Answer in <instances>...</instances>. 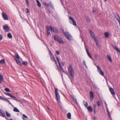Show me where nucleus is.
Segmentation results:
<instances>
[{"instance_id":"obj_42","label":"nucleus","mask_w":120,"mask_h":120,"mask_svg":"<svg viewBox=\"0 0 120 120\" xmlns=\"http://www.w3.org/2000/svg\"><path fill=\"white\" fill-rule=\"evenodd\" d=\"M15 56L16 58L17 59H19L20 57L19 56L18 54H16V56H13V57H14L15 58Z\"/></svg>"},{"instance_id":"obj_45","label":"nucleus","mask_w":120,"mask_h":120,"mask_svg":"<svg viewBox=\"0 0 120 120\" xmlns=\"http://www.w3.org/2000/svg\"><path fill=\"white\" fill-rule=\"evenodd\" d=\"M23 117L25 118H28V117L24 114H23Z\"/></svg>"},{"instance_id":"obj_14","label":"nucleus","mask_w":120,"mask_h":120,"mask_svg":"<svg viewBox=\"0 0 120 120\" xmlns=\"http://www.w3.org/2000/svg\"><path fill=\"white\" fill-rule=\"evenodd\" d=\"M90 99L91 101H92L94 98V96L93 92L92 91H90Z\"/></svg>"},{"instance_id":"obj_1","label":"nucleus","mask_w":120,"mask_h":120,"mask_svg":"<svg viewBox=\"0 0 120 120\" xmlns=\"http://www.w3.org/2000/svg\"><path fill=\"white\" fill-rule=\"evenodd\" d=\"M68 70L69 75L72 78H73L75 73L71 65H69L68 68Z\"/></svg>"},{"instance_id":"obj_23","label":"nucleus","mask_w":120,"mask_h":120,"mask_svg":"<svg viewBox=\"0 0 120 120\" xmlns=\"http://www.w3.org/2000/svg\"><path fill=\"white\" fill-rule=\"evenodd\" d=\"M50 29L49 28V26L47 30V36L49 35L50 34Z\"/></svg>"},{"instance_id":"obj_55","label":"nucleus","mask_w":120,"mask_h":120,"mask_svg":"<svg viewBox=\"0 0 120 120\" xmlns=\"http://www.w3.org/2000/svg\"><path fill=\"white\" fill-rule=\"evenodd\" d=\"M106 110H107V112H109V111L108 109H107Z\"/></svg>"},{"instance_id":"obj_26","label":"nucleus","mask_w":120,"mask_h":120,"mask_svg":"<svg viewBox=\"0 0 120 120\" xmlns=\"http://www.w3.org/2000/svg\"><path fill=\"white\" fill-rule=\"evenodd\" d=\"M68 118L69 119L71 118V114L70 112H69L67 115Z\"/></svg>"},{"instance_id":"obj_17","label":"nucleus","mask_w":120,"mask_h":120,"mask_svg":"<svg viewBox=\"0 0 120 120\" xmlns=\"http://www.w3.org/2000/svg\"><path fill=\"white\" fill-rule=\"evenodd\" d=\"M86 52H87V54L88 55L90 58L92 59V57L91 56L87 48L86 49Z\"/></svg>"},{"instance_id":"obj_16","label":"nucleus","mask_w":120,"mask_h":120,"mask_svg":"<svg viewBox=\"0 0 120 120\" xmlns=\"http://www.w3.org/2000/svg\"><path fill=\"white\" fill-rule=\"evenodd\" d=\"M112 46L114 49H115L117 52H118L120 54V50L118 48L115 47L114 45H112Z\"/></svg>"},{"instance_id":"obj_28","label":"nucleus","mask_w":120,"mask_h":120,"mask_svg":"<svg viewBox=\"0 0 120 120\" xmlns=\"http://www.w3.org/2000/svg\"><path fill=\"white\" fill-rule=\"evenodd\" d=\"M0 112L1 113V114L2 116L4 117L5 116V114L4 112L2 111H0Z\"/></svg>"},{"instance_id":"obj_25","label":"nucleus","mask_w":120,"mask_h":120,"mask_svg":"<svg viewBox=\"0 0 120 120\" xmlns=\"http://www.w3.org/2000/svg\"><path fill=\"white\" fill-rule=\"evenodd\" d=\"M58 42H59L61 44H64L65 43V42L64 41L61 40V38L60 40Z\"/></svg>"},{"instance_id":"obj_58","label":"nucleus","mask_w":120,"mask_h":120,"mask_svg":"<svg viewBox=\"0 0 120 120\" xmlns=\"http://www.w3.org/2000/svg\"><path fill=\"white\" fill-rule=\"evenodd\" d=\"M105 105H106V106H107V105L106 104V102L105 101Z\"/></svg>"},{"instance_id":"obj_12","label":"nucleus","mask_w":120,"mask_h":120,"mask_svg":"<svg viewBox=\"0 0 120 120\" xmlns=\"http://www.w3.org/2000/svg\"><path fill=\"white\" fill-rule=\"evenodd\" d=\"M50 57L51 60L54 61L55 63V64L57 65L56 61L55 59L54 56L53 54L50 55Z\"/></svg>"},{"instance_id":"obj_46","label":"nucleus","mask_w":120,"mask_h":120,"mask_svg":"<svg viewBox=\"0 0 120 120\" xmlns=\"http://www.w3.org/2000/svg\"><path fill=\"white\" fill-rule=\"evenodd\" d=\"M44 4L45 5H46L47 7H48V4H47L46 2H45L44 3Z\"/></svg>"},{"instance_id":"obj_21","label":"nucleus","mask_w":120,"mask_h":120,"mask_svg":"<svg viewBox=\"0 0 120 120\" xmlns=\"http://www.w3.org/2000/svg\"><path fill=\"white\" fill-rule=\"evenodd\" d=\"M108 59V60L111 62H112V60L111 58V57H110V55H108L107 56Z\"/></svg>"},{"instance_id":"obj_37","label":"nucleus","mask_w":120,"mask_h":120,"mask_svg":"<svg viewBox=\"0 0 120 120\" xmlns=\"http://www.w3.org/2000/svg\"><path fill=\"white\" fill-rule=\"evenodd\" d=\"M4 90H5V91H6L7 92H10V90L8 88H5L4 89Z\"/></svg>"},{"instance_id":"obj_60","label":"nucleus","mask_w":120,"mask_h":120,"mask_svg":"<svg viewBox=\"0 0 120 120\" xmlns=\"http://www.w3.org/2000/svg\"><path fill=\"white\" fill-rule=\"evenodd\" d=\"M107 113H108V114H110V113H109V112H107Z\"/></svg>"},{"instance_id":"obj_18","label":"nucleus","mask_w":120,"mask_h":120,"mask_svg":"<svg viewBox=\"0 0 120 120\" xmlns=\"http://www.w3.org/2000/svg\"><path fill=\"white\" fill-rule=\"evenodd\" d=\"M115 18L118 21L120 26V17L118 15H117L115 17Z\"/></svg>"},{"instance_id":"obj_15","label":"nucleus","mask_w":120,"mask_h":120,"mask_svg":"<svg viewBox=\"0 0 120 120\" xmlns=\"http://www.w3.org/2000/svg\"><path fill=\"white\" fill-rule=\"evenodd\" d=\"M109 90L112 94L114 95H115V93L113 89L112 88H110L109 89Z\"/></svg>"},{"instance_id":"obj_35","label":"nucleus","mask_w":120,"mask_h":120,"mask_svg":"<svg viewBox=\"0 0 120 120\" xmlns=\"http://www.w3.org/2000/svg\"><path fill=\"white\" fill-rule=\"evenodd\" d=\"M5 94L7 95H8L10 97L12 98L13 96L10 93H6Z\"/></svg>"},{"instance_id":"obj_59","label":"nucleus","mask_w":120,"mask_h":120,"mask_svg":"<svg viewBox=\"0 0 120 120\" xmlns=\"http://www.w3.org/2000/svg\"><path fill=\"white\" fill-rule=\"evenodd\" d=\"M95 12V10H93V13H94Z\"/></svg>"},{"instance_id":"obj_29","label":"nucleus","mask_w":120,"mask_h":120,"mask_svg":"<svg viewBox=\"0 0 120 120\" xmlns=\"http://www.w3.org/2000/svg\"><path fill=\"white\" fill-rule=\"evenodd\" d=\"M12 98H13L16 101H17L18 102H19V100L17 98H16L14 96H13Z\"/></svg>"},{"instance_id":"obj_61","label":"nucleus","mask_w":120,"mask_h":120,"mask_svg":"<svg viewBox=\"0 0 120 120\" xmlns=\"http://www.w3.org/2000/svg\"><path fill=\"white\" fill-rule=\"evenodd\" d=\"M22 119H23L24 120H25L24 119V118H22Z\"/></svg>"},{"instance_id":"obj_9","label":"nucleus","mask_w":120,"mask_h":120,"mask_svg":"<svg viewBox=\"0 0 120 120\" xmlns=\"http://www.w3.org/2000/svg\"><path fill=\"white\" fill-rule=\"evenodd\" d=\"M3 29L6 32H8L9 30V27L8 25L4 26L3 27Z\"/></svg>"},{"instance_id":"obj_7","label":"nucleus","mask_w":120,"mask_h":120,"mask_svg":"<svg viewBox=\"0 0 120 120\" xmlns=\"http://www.w3.org/2000/svg\"><path fill=\"white\" fill-rule=\"evenodd\" d=\"M89 32L90 33L91 36L94 40L95 39V38H97V37L95 35L94 33L91 31L90 30H89Z\"/></svg>"},{"instance_id":"obj_36","label":"nucleus","mask_w":120,"mask_h":120,"mask_svg":"<svg viewBox=\"0 0 120 120\" xmlns=\"http://www.w3.org/2000/svg\"><path fill=\"white\" fill-rule=\"evenodd\" d=\"M83 63L84 65L85 66L86 68H88V67H87V66L86 65V62H85V60H83Z\"/></svg>"},{"instance_id":"obj_48","label":"nucleus","mask_w":120,"mask_h":120,"mask_svg":"<svg viewBox=\"0 0 120 120\" xmlns=\"http://www.w3.org/2000/svg\"><path fill=\"white\" fill-rule=\"evenodd\" d=\"M48 50L49 52V53L50 54V55H51L52 54L51 51L49 49H48Z\"/></svg>"},{"instance_id":"obj_22","label":"nucleus","mask_w":120,"mask_h":120,"mask_svg":"<svg viewBox=\"0 0 120 120\" xmlns=\"http://www.w3.org/2000/svg\"><path fill=\"white\" fill-rule=\"evenodd\" d=\"M37 5L39 7H41V4L39 1L38 0H36Z\"/></svg>"},{"instance_id":"obj_47","label":"nucleus","mask_w":120,"mask_h":120,"mask_svg":"<svg viewBox=\"0 0 120 120\" xmlns=\"http://www.w3.org/2000/svg\"><path fill=\"white\" fill-rule=\"evenodd\" d=\"M2 37L1 35L0 34V41L2 40Z\"/></svg>"},{"instance_id":"obj_44","label":"nucleus","mask_w":120,"mask_h":120,"mask_svg":"<svg viewBox=\"0 0 120 120\" xmlns=\"http://www.w3.org/2000/svg\"><path fill=\"white\" fill-rule=\"evenodd\" d=\"M56 52L57 55H58L60 54V52L58 50H57L56 51Z\"/></svg>"},{"instance_id":"obj_51","label":"nucleus","mask_w":120,"mask_h":120,"mask_svg":"<svg viewBox=\"0 0 120 120\" xmlns=\"http://www.w3.org/2000/svg\"><path fill=\"white\" fill-rule=\"evenodd\" d=\"M26 9V10H27V12H26V13H28L29 12V10L28 9V8H27Z\"/></svg>"},{"instance_id":"obj_34","label":"nucleus","mask_w":120,"mask_h":120,"mask_svg":"<svg viewBox=\"0 0 120 120\" xmlns=\"http://www.w3.org/2000/svg\"><path fill=\"white\" fill-rule=\"evenodd\" d=\"M71 97L73 99H74L75 101V103L76 104L78 105V103L77 102V101L75 98L73 96H71Z\"/></svg>"},{"instance_id":"obj_49","label":"nucleus","mask_w":120,"mask_h":120,"mask_svg":"<svg viewBox=\"0 0 120 120\" xmlns=\"http://www.w3.org/2000/svg\"><path fill=\"white\" fill-rule=\"evenodd\" d=\"M6 99V98H4V97H2V98L1 99H3L5 101Z\"/></svg>"},{"instance_id":"obj_38","label":"nucleus","mask_w":120,"mask_h":120,"mask_svg":"<svg viewBox=\"0 0 120 120\" xmlns=\"http://www.w3.org/2000/svg\"><path fill=\"white\" fill-rule=\"evenodd\" d=\"M23 64L25 65H27L28 64L27 62L26 61H24L22 62Z\"/></svg>"},{"instance_id":"obj_64","label":"nucleus","mask_w":120,"mask_h":120,"mask_svg":"<svg viewBox=\"0 0 120 120\" xmlns=\"http://www.w3.org/2000/svg\"><path fill=\"white\" fill-rule=\"evenodd\" d=\"M96 119V118L95 117H94V119Z\"/></svg>"},{"instance_id":"obj_24","label":"nucleus","mask_w":120,"mask_h":120,"mask_svg":"<svg viewBox=\"0 0 120 120\" xmlns=\"http://www.w3.org/2000/svg\"><path fill=\"white\" fill-rule=\"evenodd\" d=\"M88 110L90 112H92V109L91 107L90 106L87 107Z\"/></svg>"},{"instance_id":"obj_20","label":"nucleus","mask_w":120,"mask_h":120,"mask_svg":"<svg viewBox=\"0 0 120 120\" xmlns=\"http://www.w3.org/2000/svg\"><path fill=\"white\" fill-rule=\"evenodd\" d=\"M3 81V77L1 75H0V83H1Z\"/></svg>"},{"instance_id":"obj_3","label":"nucleus","mask_w":120,"mask_h":120,"mask_svg":"<svg viewBox=\"0 0 120 120\" xmlns=\"http://www.w3.org/2000/svg\"><path fill=\"white\" fill-rule=\"evenodd\" d=\"M58 90L57 89L55 88V92L57 101L58 103L60 104V96L58 93Z\"/></svg>"},{"instance_id":"obj_56","label":"nucleus","mask_w":120,"mask_h":120,"mask_svg":"<svg viewBox=\"0 0 120 120\" xmlns=\"http://www.w3.org/2000/svg\"><path fill=\"white\" fill-rule=\"evenodd\" d=\"M5 101H6L7 102H8V101H9V100L7 99H6Z\"/></svg>"},{"instance_id":"obj_4","label":"nucleus","mask_w":120,"mask_h":120,"mask_svg":"<svg viewBox=\"0 0 120 120\" xmlns=\"http://www.w3.org/2000/svg\"><path fill=\"white\" fill-rule=\"evenodd\" d=\"M64 36L67 38L69 40H71L73 39L72 37L71 36V34H70L68 32H63Z\"/></svg>"},{"instance_id":"obj_13","label":"nucleus","mask_w":120,"mask_h":120,"mask_svg":"<svg viewBox=\"0 0 120 120\" xmlns=\"http://www.w3.org/2000/svg\"><path fill=\"white\" fill-rule=\"evenodd\" d=\"M15 60L17 63L19 65H21V62L19 59H17L16 58L15 56Z\"/></svg>"},{"instance_id":"obj_6","label":"nucleus","mask_w":120,"mask_h":120,"mask_svg":"<svg viewBox=\"0 0 120 120\" xmlns=\"http://www.w3.org/2000/svg\"><path fill=\"white\" fill-rule=\"evenodd\" d=\"M97 68V69L98 71L99 72V73L102 76H104V73L103 71L101 69L99 66L96 65Z\"/></svg>"},{"instance_id":"obj_50","label":"nucleus","mask_w":120,"mask_h":120,"mask_svg":"<svg viewBox=\"0 0 120 120\" xmlns=\"http://www.w3.org/2000/svg\"><path fill=\"white\" fill-rule=\"evenodd\" d=\"M26 2L27 4L28 5L29 4V2L27 0H26Z\"/></svg>"},{"instance_id":"obj_41","label":"nucleus","mask_w":120,"mask_h":120,"mask_svg":"<svg viewBox=\"0 0 120 120\" xmlns=\"http://www.w3.org/2000/svg\"><path fill=\"white\" fill-rule=\"evenodd\" d=\"M48 6H49L52 7V8H53L54 6L51 3H49V4H48Z\"/></svg>"},{"instance_id":"obj_33","label":"nucleus","mask_w":120,"mask_h":120,"mask_svg":"<svg viewBox=\"0 0 120 120\" xmlns=\"http://www.w3.org/2000/svg\"><path fill=\"white\" fill-rule=\"evenodd\" d=\"M94 41L96 42V44L98 46H99V43L98 42V41L97 38H95V39L94 40Z\"/></svg>"},{"instance_id":"obj_63","label":"nucleus","mask_w":120,"mask_h":120,"mask_svg":"<svg viewBox=\"0 0 120 120\" xmlns=\"http://www.w3.org/2000/svg\"><path fill=\"white\" fill-rule=\"evenodd\" d=\"M95 57H96V58L97 59V56L96 55L95 56Z\"/></svg>"},{"instance_id":"obj_30","label":"nucleus","mask_w":120,"mask_h":120,"mask_svg":"<svg viewBox=\"0 0 120 120\" xmlns=\"http://www.w3.org/2000/svg\"><path fill=\"white\" fill-rule=\"evenodd\" d=\"M13 111L17 112H19V110L16 108H15L13 109Z\"/></svg>"},{"instance_id":"obj_62","label":"nucleus","mask_w":120,"mask_h":120,"mask_svg":"<svg viewBox=\"0 0 120 120\" xmlns=\"http://www.w3.org/2000/svg\"><path fill=\"white\" fill-rule=\"evenodd\" d=\"M87 20L88 21L89 20V19H87Z\"/></svg>"},{"instance_id":"obj_39","label":"nucleus","mask_w":120,"mask_h":120,"mask_svg":"<svg viewBox=\"0 0 120 120\" xmlns=\"http://www.w3.org/2000/svg\"><path fill=\"white\" fill-rule=\"evenodd\" d=\"M6 115L8 117H9L11 116V115L10 114V113L8 112H6Z\"/></svg>"},{"instance_id":"obj_11","label":"nucleus","mask_w":120,"mask_h":120,"mask_svg":"<svg viewBox=\"0 0 120 120\" xmlns=\"http://www.w3.org/2000/svg\"><path fill=\"white\" fill-rule=\"evenodd\" d=\"M54 40L58 42L61 39V38L60 37L57 35H54Z\"/></svg>"},{"instance_id":"obj_32","label":"nucleus","mask_w":120,"mask_h":120,"mask_svg":"<svg viewBox=\"0 0 120 120\" xmlns=\"http://www.w3.org/2000/svg\"><path fill=\"white\" fill-rule=\"evenodd\" d=\"M5 62V61L4 59L0 60V63L1 64H3Z\"/></svg>"},{"instance_id":"obj_52","label":"nucleus","mask_w":120,"mask_h":120,"mask_svg":"<svg viewBox=\"0 0 120 120\" xmlns=\"http://www.w3.org/2000/svg\"><path fill=\"white\" fill-rule=\"evenodd\" d=\"M108 116L109 117V118H111V115H110V114H108Z\"/></svg>"},{"instance_id":"obj_31","label":"nucleus","mask_w":120,"mask_h":120,"mask_svg":"<svg viewBox=\"0 0 120 120\" xmlns=\"http://www.w3.org/2000/svg\"><path fill=\"white\" fill-rule=\"evenodd\" d=\"M83 104L84 105V106L86 107H87L88 105V104L87 103L86 101H84Z\"/></svg>"},{"instance_id":"obj_10","label":"nucleus","mask_w":120,"mask_h":120,"mask_svg":"<svg viewBox=\"0 0 120 120\" xmlns=\"http://www.w3.org/2000/svg\"><path fill=\"white\" fill-rule=\"evenodd\" d=\"M2 16L4 20H8V18L7 15L4 12L2 13Z\"/></svg>"},{"instance_id":"obj_40","label":"nucleus","mask_w":120,"mask_h":120,"mask_svg":"<svg viewBox=\"0 0 120 120\" xmlns=\"http://www.w3.org/2000/svg\"><path fill=\"white\" fill-rule=\"evenodd\" d=\"M97 105L98 106H100L101 105V104L99 101H98L97 102Z\"/></svg>"},{"instance_id":"obj_53","label":"nucleus","mask_w":120,"mask_h":120,"mask_svg":"<svg viewBox=\"0 0 120 120\" xmlns=\"http://www.w3.org/2000/svg\"><path fill=\"white\" fill-rule=\"evenodd\" d=\"M8 102H9L10 104H11V105H12V104L11 103V102H10L9 101H8Z\"/></svg>"},{"instance_id":"obj_54","label":"nucleus","mask_w":120,"mask_h":120,"mask_svg":"<svg viewBox=\"0 0 120 120\" xmlns=\"http://www.w3.org/2000/svg\"><path fill=\"white\" fill-rule=\"evenodd\" d=\"M8 102H9L10 104H11V105H12V104L11 103V102H10L9 101H8Z\"/></svg>"},{"instance_id":"obj_2","label":"nucleus","mask_w":120,"mask_h":120,"mask_svg":"<svg viewBox=\"0 0 120 120\" xmlns=\"http://www.w3.org/2000/svg\"><path fill=\"white\" fill-rule=\"evenodd\" d=\"M56 58L58 62V63L59 65H57V67L61 71L65 73V71H64L63 69V68L61 66V65L64 66V64L63 62H61V63L59 62V59L58 57L57 56H56Z\"/></svg>"},{"instance_id":"obj_8","label":"nucleus","mask_w":120,"mask_h":120,"mask_svg":"<svg viewBox=\"0 0 120 120\" xmlns=\"http://www.w3.org/2000/svg\"><path fill=\"white\" fill-rule=\"evenodd\" d=\"M49 28L50 29L52 32L55 33H57L58 32V30L53 27L49 26Z\"/></svg>"},{"instance_id":"obj_5","label":"nucleus","mask_w":120,"mask_h":120,"mask_svg":"<svg viewBox=\"0 0 120 120\" xmlns=\"http://www.w3.org/2000/svg\"><path fill=\"white\" fill-rule=\"evenodd\" d=\"M69 21L70 23L72 24L75 26L76 25V23L75 20L72 17H69Z\"/></svg>"},{"instance_id":"obj_27","label":"nucleus","mask_w":120,"mask_h":120,"mask_svg":"<svg viewBox=\"0 0 120 120\" xmlns=\"http://www.w3.org/2000/svg\"><path fill=\"white\" fill-rule=\"evenodd\" d=\"M7 36L8 37L10 38H12V35L10 33H8L7 35Z\"/></svg>"},{"instance_id":"obj_57","label":"nucleus","mask_w":120,"mask_h":120,"mask_svg":"<svg viewBox=\"0 0 120 120\" xmlns=\"http://www.w3.org/2000/svg\"><path fill=\"white\" fill-rule=\"evenodd\" d=\"M2 97L0 96V99H1L2 98Z\"/></svg>"},{"instance_id":"obj_19","label":"nucleus","mask_w":120,"mask_h":120,"mask_svg":"<svg viewBox=\"0 0 120 120\" xmlns=\"http://www.w3.org/2000/svg\"><path fill=\"white\" fill-rule=\"evenodd\" d=\"M104 35L105 37L108 38L109 37V34L108 32H106L104 33Z\"/></svg>"},{"instance_id":"obj_43","label":"nucleus","mask_w":120,"mask_h":120,"mask_svg":"<svg viewBox=\"0 0 120 120\" xmlns=\"http://www.w3.org/2000/svg\"><path fill=\"white\" fill-rule=\"evenodd\" d=\"M96 106L95 104L93 105V108H94V111L95 112L96 110Z\"/></svg>"}]
</instances>
